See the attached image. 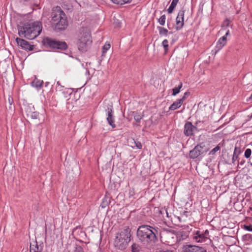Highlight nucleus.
I'll list each match as a JSON object with an SVG mask.
<instances>
[{"instance_id": "36", "label": "nucleus", "mask_w": 252, "mask_h": 252, "mask_svg": "<svg viewBox=\"0 0 252 252\" xmlns=\"http://www.w3.org/2000/svg\"><path fill=\"white\" fill-rule=\"evenodd\" d=\"M174 9V8H173V7H172V6H171L170 5L169 7L168 8V10H168V12L169 13H170H170H171L173 12V11Z\"/></svg>"}, {"instance_id": "13", "label": "nucleus", "mask_w": 252, "mask_h": 252, "mask_svg": "<svg viewBox=\"0 0 252 252\" xmlns=\"http://www.w3.org/2000/svg\"><path fill=\"white\" fill-rule=\"evenodd\" d=\"M185 14L184 10L179 11L176 18V27L177 30H180L184 26V17Z\"/></svg>"}, {"instance_id": "20", "label": "nucleus", "mask_w": 252, "mask_h": 252, "mask_svg": "<svg viewBox=\"0 0 252 252\" xmlns=\"http://www.w3.org/2000/svg\"><path fill=\"white\" fill-rule=\"evenodd\" d=\"M240 153V151L239 150L237 149V148L235 147L234 149V151L233 153L232 161L234 163L236 160H237L238 158V156Z\"/></svg>"}, {"instance_id": "40", "label": "nucleus", "mask_w": 252, "mask_h": 252, "mask_svg": "<svg viewBox=\"0 0 252 252\" xmlns=\"http://www.w3.org/2000/svg\"><path fill=\"white\" fill-rule=\"evenodd\" d=\"M249 99H250V100L252 99V94H251V95H250V96L249 97Z\"/></svg>"}, {"instance_id": "1", "label": "nucleus", "mask_w": 252, "mask_h": 252, "mask_svg": "<svg viewBox=\"0 0 252 252\" xmlns=\"http://www.w3.org/2000/svg\"><path fill=\"white\" fill-rule=\"evenodd\" d=\"M20 36L28 39H33L38 36L42 31V24L39 21L26 23L18 28Z\"/></svg>"}, {"instance_id": "4", "label": "nucleus", "mask_w": 252, "mask_h": 252, "mask_svg": "<svg viewBox=\"0 0 252 252\" xmlns=\"http://www.w3.org/2000/svg\"><path fill=\"white\" fill-rule=\"evenodd\" d=\"M52 20L56 30H63L67 26L65 14L60 7H57L53 12Z\"/></svg>"}, {"instance_id": "12", "label": "nucleus", "mask_w": 252, "mask_h": 252, "mask_svg": "<svg viewBox=\"0 0 252 252\" xmlns=\"http://www.w3.org/2000/svg\"><path fill=\"white\" fill-rule=\"evenodd\" d=\"M209 232L207 230H205L204 233L201 232L200 231H197L193 236L194 239L197 242H204L205 239L208 236Z\"/></svg>"}, {"instance_id": "19", "label": "nucleus", "mask_w": 252, "mask_h": 252, "mask_svg": "<svg viewBox=\"0 0 252 252\" xmlns=\"http://www.w3.org/2000/svg\"><path fill=\"white\" fill-rule=\"evenodd\" d=\"M43 84V81L35 78L32 82V85L36 88H40Z\"/></svg>"}, {"instance_id": "21", "label": "nucleus", "mask_w": 252, "mask_h": 252, "mask_svg": "<svg viewBox=\"0 0 252 252\" xmlns=\"http://www.w3.org/2000/svg\"><path fill=\"white\" fill-rule=\"evenodd\" d=\"M183 84L182 82H180L177 87H175L172 89V95H176L180 93V89L182 88Z\"/></svg>"}, {"instance_id": "9", "label": "nucleus", "mask_w": 252, "mask_h": 252, "mask_svg": "<svg viewBox=\"0 0 252 252\" xmlns=\"http://www.w3.org/2000/svg\"><path fill=\"white\" fill-rule=\"evenodd\" d=\"M16 41L17 44L24 50L28 51L33 50L34 46L30 44L29 42L22 38L17 37L16 39Z\"/></svg>"}, {"instance_id": "31", "label": "nucleus", "mask_w": 252, "mask_h": 252, "mask_svg": "<svg viewBox=\"0 0 252 252\" xmlns=\"http://www.w3.org/2000/svg\"><path fill=\"white\" fill-rule=\"evenodd\" d=\"M134 119L137 122L139 123L141 120L142 119V116L138 114V113H136L134 115Z\"/></svg>"}, {"instance_id": "3", "label": "nucleus", "mask_w": 252, "mask_h": 252, "mask_svg": "<svg viewBox=\"0 0 252 252\" xmlns=\"http://www.w3.org/2000/svg\"><path fill=\"white\" fill-rule=\"evenodd\" d=\"M92 43L91 34L86 28H81L78 34V48L79 51L84 52L87 51Z\"/></svg>"}, {"instance_id": "18", "label": "nucleus", "mask_w": 252, "mask_h": 252, "mask_svg": "<svg viewBox=\"0 0 252 252\" xmlns=\"http://www.w3.org/2000/svg\"><path fill=\"white\" fill-rule=\"evenodd\" d=\"M183 103V102L180 99H177L169 107V109L172 111L175 110L178 108H179L182 106Z\"/></svg>"}, {"instance_id": "27", "label": "nucleus", "mask_w": 252, "mask_h": 252, "mask_svg": "<svg viewBox=\"0 0 252 252\" xmlns=\"http://www.w3.org/2000/svg\"><path fill=\"white\" fill-rule=\"evenodd\" d=\"M165 19H166V16L165 15H162L159 19H158V22L159 23L163 26L165 24Z\"/></svg>"}, {"instance_id": "43", "label": "nucleus", "mask_w": 252, "mask_h": 252, "mask_svg": "<svg viewBox=\"0 0 252 252\" xmlns=\"http://www.w3.org/2000/svg\"><path fill=\"white\" fill-rule=\"evenodd\" d=\"M132 193H134V191H132V192H129V193L132 194Z\"/></svg>"}, {"instance_id": "44", "label": "nucleus", "mask_w": 252, "mask_h": 252, "mask_svg": "<svg viewBox=\"0 0 252 252\" xmlns=\"http://www.w3.org/2000/svg\"><path fill=\"white\" fill-rule=\"evenodd\" d=\"M132 193H134V191H132V192H129V193L132 194Z\"/></svg>"}, {"instance_id": "6", "label": "nucleus", "mask_w": 252, "mask_h": 252, "mask_svg": "<svg viewBox=\"0 0 252 252\" xmlns=\"http://www.w3.org/2000/svg\"><path fill=\"white\" fill-rule=\"evenodd\" d=\"M208 149L205 145H197L189 152V156L191 158H196L205 155Z\"/></svg>"}, {"instance_id": "10", "label": "nucleus", "mask_w": 252, "mask_h": 252, "mask_svg": "<svg viewBox=\"0 0 252 252\" xmlns=\"http://www.w3.org/2000/svg\"><path fill=\"white\" fill-rule=\"evenodd\" d=\"M229 34V30H227L225 34V35L221 37H220L217 43V45L216 46V53H217L218 51L220 50L222 47L226 44L227 42V39H226V36L228 35Z\"/></svg>"}, {"instance_id": "39", "label": "nucleus", "mask_w": 252, "mask_h": 252, "mask_svg": "<svg viewBox=\"0 0 252 252\" xmlns=\"http://www.w3.org/2000/svg\"><path fill=\"white\" fill-rule=\"evenodd\" d=\"M170 6H172V7H173V8H175V7H176V5H175V4H173V3H172L171 2V4Z\"/></svg>"}, {"instance_id": "5", "label": "nucleus", "mask_w": 252, "mask_h": 252, "mask_svg": "<svg viewBox=\"0 0 252 252\" xmlns=\"http://www.w3.org/2000/svg\"><path fill=\"white\" fill-rule=\"evenodd\" d=\"M43 42L44 44L49 46L52 48L64 50L67 47V44L65 42L57 41L48 37L43 39Z\"/></svg>"}, {"instance_id": "34", "label": "nucleus", "mask_w": 252, "mask_h": 252, "mask_svg": "<svg viewBox=\"0 0 252 252\" xmlns=\"http://www.w3.org/2000/svg\"><path fill=\"white\" fill-rule=\"evenodd\" d=\"M73 252H84V251L80 246L77 245Z\"/></svg>"}, {"instance_id": "30", "label": "nucleus", "mask_w": 252, "mask_h": 252, "mask_svg": "<svg viewBox=\"0 0 252 252\" xmlns=\"http://www.w3.org/2000/svg\"><path fill=\"white\" fill-rule=\"evenodd\" d=\"M165 51H167L168 49V41L167 39H164L162 43Z\"/></svg>"}, {"instance_id": "37", "label": "nucleus", "mask_w": 252, "mask_h": 252, "mask_svg": "<svg viewBox=\"0 0 252 252\" xmlns=\"http://www.w3.org/2000/svg\"><path fill=\"white\" fill-rule=\"evenodd\" d=\"M178 1L179 0H173L172 3L177 5V4L178 3Z\"/></svg>"}, {"instance_id": "22", "label": "nucleus", "mask_w": 252, "mask_h": 252, "mask_svg": "<svg viewBox=\"0 0 252 252\" xmlns=\"http://www.w3.org/2000/svg\"><path fill=\"white\" fill-rule=\"evenodd\" d=\"M114 3L117 4H124L130 2L132 0H111Z\"/></svg>"}, {"instance_id": "25", "label": "nucleus", "mask_w": 252, "mask_h": 252, "mask_svg": "<svg viewBox=\"0 0 252 252\" xmlns=\"http://www.w3.org/2000/svg\"><path fill=\"white\" fill-rule=\"evenodd\" d=\"M159 33L160 35H167L168 33V30L162 27H158Z\"/></svg>"}, {"instance_id": "38", "label": "nucleus", "mask_w": 252, "mask_h": 252, "mask_svg": "<svg viewBox=\"0 0 252 252\" xmlns=\"http://www.w3.org/2000/svg\"><path fill=\"white\" fill-rule=\"evenodd\" d=\"M245 162V161L244 160H242L241 161H240V162H239V164L240 165H243V164H244Z\"/></svg>"}, {"instance_id": "24", "label": "nucleus", "mask_w": 252, "mask_h": 252, "mask_svg": "<svg viewBox=\"0 0 252 252\" xmlns=\"http://www.w3.org/2000/svg\"><path fill=\"white\" fill-rule=\"evenodd\" d=\"M132 143H133V145H132L131 147L134 148V147H136L137 149H141L142 148L141 143L139 141H136L134 139H132Z\"/></svg>"}, {"instance_id": "45", "label": "nucleus", "mask_w": 252, "mask_h": 252, "mask_svg": "<svg viewBox=\"0 0 252 252\" xmlns=\"http://www.w3.org/2000/svg\"><path fill=\"white\" fill-rule=\"evenodd\" d=\"M166 214H167V216L168 217V213L167 212H166Z\"/></svg>"}, {"instance_id": "14", "label": "nucleus", "mask_w": 252, "mask_h": 252, "mask_svg": "<svg viewBox=\"0 0 252 252\" xmlns=\"http://www.w3.org/2000/svg\"><path fill=\"white\" fill-rule=\"evenodd\" d=\"M184 252H206L202 247L194 245H187L184 247Z\"/></svg>"}, {"instance_id": "28", "label": "nucleus", "mask_w": 252, "mask_h": 252, "mask_svg": "<svg viewBox=\"0 0 252 252\" xmlns=\"http://www.w3.org/2000/svg\"><path fill=\"white\" fill-rule=\"evenodd\" d=\"M229 21L228 19L224 20L222 24V29L226 30L229 26Z\"/></svg>"}, {"instance_id": "23", "label": "nucleus", "mask_w": 252, "mask_h": 252, "mask_svg": "<svg viewBox=\"0 0 252 252\" xmlns=\"http://www.w3.org/2000/svg\"><path fill=\"white\" fill-rule=\"evenodd\" d=\"M110 48V44L109 43L106 42L102 47V56H104L105 53Z\"/></svg>"}, {"instance_id": "33", "label": "nucleus", "mask_w": 252, "mask_h": 252, "mask_svg": "<svg viewBox=\"0 0 252 252\" xmlns=\"http://www.w3.org/2000/svg\"><path fill=\"white\" fill-rule=\"evenodd\" d=\"M190 94V93L188 92H186L184 94V95L183 96V97L180 98V99L181 100H182V101L183 102L185 99Z\"/></svg>"}, {"instance_id": "16", "label": "nucleus", "mask_w": 252, "mask_h": 252, "mask_svg": "<svg viewBox=\"0 0 252 252\" xmlns=\"http://www.w3.org/2000/svg\"><path fill=\"white\" fill-rule=\"evenodd\" d=\"M190 122H187L184 126V133L186 136H190L193 134V130L195 128Z\"/></svg>"}, {"instance_id": "29", "label": "nucleus", "mask_w": 252, "mask_h": 252, "mask_svg": "<svg viewBox=\"0 0 252 252\" xmlns=\"http://www.w3.org/2000/svg\"><path fill=\"white\" fill-rule=\"evenodd\" d=\"M220 150V147L218 145L215 148H214V149H213L210 152H209V155H215V153L218 152V151H219Z\"/></svg>"}, {"instance_id": "2", "label": "nucleus", "mask_w": 252, "mask_h": 252, "mask_svg": "<svg viewBox=\"0 0 252 252\" xmlns=\"http://www.w3.org/2000/svg\"><path fill=\"white\" fill-rule=\"evenodd\" d=\"M158 230L156 228L148 225L140 226L137 231L138 239L144 244H153L157 241Z\"/></svg>"}, {"instance_id": "46", "label": "nucleus", "mask_w": 252, "mask_h": 252, "mask_svg": "<svg viewBox=\"0 0 252 252\" xmlns=\"http://www.w3.org/2000/svg\"><path fill=\"white\" fill-rule=\"evenodd\" d=\"M251 165L252 166V163H251Z\"/></svg>"}, {"instance_id": "17", "label": "nucleus", "mask_w": 252, "mask_h": 252, "mask_svg": "<svg viewBox=\"0 0 252 252\" xmlns=\"http://www.w3.org/2000/svg\"><path fill=\"white\" fill-rule=\"evenodd\" d=\"M43 248V246L42 245H38L37 242L35 241V244H30V252H42Z\"/></svg>"}, {"instance_id": "42", "label": "nucleus", "mask_w": 252, "mask_h": 252, "mask_svg": "<svg viewBox=\"0 0 252 252\" xmlns=\"http://www.w3.org/2000/svg\"><path fill=\"white\" fill-rule=\"evenodd\" d=\"M132 193H134V191H132V192H129V193L132 194Z\"/></svg>"}, {"instance_id": "41", "label": "nucleus", "mask_w": 252, "mask_h": 252, "mask_svg": "<svg viewBox=\"0 0 252 252\" xmlns=\"http://www.w3.org/2000/svg\"><path fill=\"white\" fill-rule=\"evenodd\" d=\"M57 84H58V85H60V83L58 81V82H57Z\"/></svg>"}, {"instance_id": "35", "label": "nucleus", "mask_w": 252, "mask_h": 252, "mask_svg": "<svg viewBox=\"0 0 252 252\" xmlns=\"http://www.w3.org/2000/svg\"><path fill=\"white\" fill-rule=\"evenodd\" d=\"M245 228L247 230H248L249 231H252V225L245 226Z\"/></svg>"}, {"instance_id": "26", "label": "nucleus", "mask_w": 252, "mask_h": 252, "mask_svg": "<svg viewBox=\"0 0 252 252\" xmlns=\"http://www.w3.org/2000/svg\"><path fill=\"white\" fill-rule=\"evenodd\" d=\"M140 248L136 244H133L131 246V252H140Z\"/></svg>"}, {"instance_id": "11", "label": "nucleus", "mask_w": 252, "mask_h": 252, "mask_svg": "<svg viewBox=\"0 0 252 252\" xmlns=\"http://www.w3.org/2000/svg\"><path fill=\"white\" fill-rule=\"evenodd\" d=\"M106 111L107 114V121L108 124L112 128H115L116 126L114 122V117L113 115L114 112L112 109V107H108L106 110Z\"/></svg>"}, {"instance_id": "15", "label": "nucleus", "mask_w": 252, "mask_h": 252, "mask_svg": "<svg viewBox=\"0 0 252 252\" xmlns=\"http://www.w3.org/2000/svg\"><path fill=\"white\" fill-rule=\"evenodd\" d=\"M118 234L123 240L125 239L127 243L130 241V230L128 227H126Z\"/></svg>"}, {"instance_id": "32", "label": "nucleus", "mask_w": 252, "mask_h": 252, "mask_svg": "<svg viewBox=\"0 0 252 252\" xmlns=\"http://www.w3.org/2000/svg\"><path fill=\"white\" fill-rule=\"evenodd\" d=\"M252 151L250 149H247L245 152V157L246 158H249L251 155Z\"/></svg>"}, {"instance_id": "8", "label": "nucleus", "mask_w": 252, "mask_h": 252, "mask_svg": "<svg viewBox=\"0 0 252 252\" xmlns=\"http://www.w3.org/2000/svg\"><path fill=\"white\" fill-rule=\"evenodd\" d=\"M114 244L115 247L117 249L119 250H124L126 248L127 243L125 239L123 240L122 237L120 236V235L117 233L116 236Z\"/></svg>"}, {"instance_id": "7", "label": "nucleus", "mask_w": 252, "mask_h": 252, "mask_svg": "<svg viewBox=\"0 0 252 252\" xmlns=\"http://www.w3.org/2000/svg\"><path fill=\"white\" fill-rule=\"evenodd\" d=\"M25 111L27 117L32 119H37L38 117V113L35 111L34 106L32 104H29L25 106Z\"/></svg>"}]
</instances>
